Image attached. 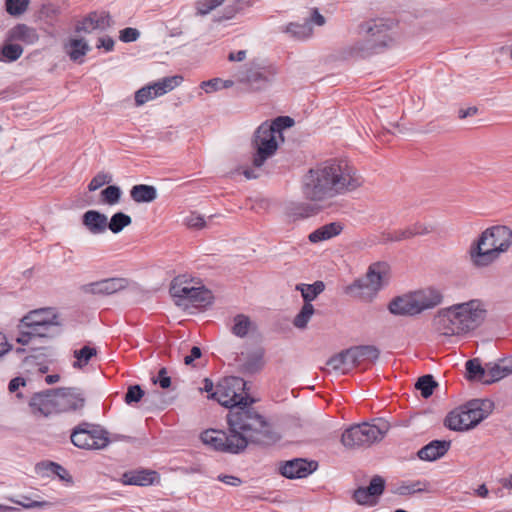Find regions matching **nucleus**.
Instances as JSON below:
<instances>
[{"label": "nucleus", "instance_id": "25", "mask_svg": "<svg viewBox=\"0 0 512 512\" xmlns=\"http://www.w3.org/2000/svg\"><path fill=\"white\" fill-rule=\"evenodd\" d=\"M451 441L433 440L418 451V457L425 461H435L450 449Z\"/></svg>", "mask_w": 512, "mask_h": 512}, {"label": "nucleus", "instance_id": "35", "mask_svg": "<svg viewBox=\"0 0 512 512\" xmlns=\"http://www.w3.org/2000/svg\"><path fill=\"white\" fill-rule=\"evenodd\" d=\"M256 329V325L245 314H237L233 317L231 333L238 338H245L250 331Z\"/></svg>", "mask_w": 512, "mask_h": 512}, {"label": "nucleus", "instance_id": "3", "mask_svg": "<svg viewBox=\"0 0 512 512\" xmlns=\"http://www.w3.org/2000/svg\"><path fill=\"white\" fill-rule=\"evenodd\" d=\"M204 445L214 451L228 454H240L249 444L269 446L275 444L280 435L274 429L258 428L234 429L228 425V433L222 430L207 429L200 434Z\"/></svg>", "mask_w": 512, "mask_h": 512}, {"label": "nucleus", "instance_id": "51", "mask_svg": "<svg viewBox=\"0 0 512 512\" xmlns=\"http://www.w3.org/2000/svg\"><path fill=\"white\" fill-rule=\"evenodd\" d=\"M22 53L23 48L19 44H6L2 48V54L9 62L18 60Z\"/></svg>", "mask_w": 512, "mask_h": 512}, {"label": "nucleus", "instance_id": "30", "mask_svg": "<svg viewBox=\"0 0 512 512\" xmlns=\"http://www.w3.org/2000/svg\"><path fill=\"white\" fill-rule=\"evenodd\" d=\"M342 230L343 227L339 222H331L311 232L308 239L312 243H319L339 235Z\"/></svg>", "mask_w": 512, "mask_h": 512}, {"label": "nucleus", "instance_id": "39", "mask_svg": "<svg viewBox=\"0 0 512 512\" xmlns=\"http://www.w3.org/2000/svg\"><path fill=\"white\" fill-rule=\"evenodd\" d=\"M251 3L245 0H236L232 4H228L224 7L221 14L215 15L213 21L215 23H221L223 21L233 19L244 7L250 6Z\"/></svg>", "mask_w": 512, "mask_h": 512}, {"label": "nucleus", "instance_id": "32", "mask_svg": "<svg viewBox=\"0 0 512 512\" xmlns=\"http://www.w3.org/2000/svg\"><path fill=\"white\" fill-rule=\"evenodd\" d=\"M52 318L53 320H59L58 314L55 313V311L51 308L33 310L22 318V327H27L45 321H49Z\"/></svg>", "mask_w": 512, "mask_h": 512}, {"label": "nucleus", "instance_id": "40", "mask_svg": "<svg viewBox=\"0 0 512 512\" xmlns=\"http://www.w3.org/2000/svg\"><path fill=\"white\" fill-rule=\"evenodd\" d=\"M512 373V364H494L486 366V377L484 379V384H490L495 381H498L508 374Z\"/></svg>", "mask_w": 512, "mask_h": 512}, {"label": "nucleus", "instance_id": "52", "mask_svg": "<svg viewBox=\"0 0 512 512\" xmlns=\"http://www.w3.org/2000/svg\"><path fill=\"white\" fill-rule=\"evenodd\" d=\"M143 396H144V391L141 388V386L140 385H132V386L128 387L124 400L128 405H131L133 403H138L142 399Z\"/></svg>", "mask_w": 512, "mask_h": 512}, {"label": "nucleus", "instance_id": "18", "mask_svg": "<svg viewBox=\"0 0 512 512\" xmlns=\"http://www.w3.org/2000/svg\"><path fill=\"white\" fill-rule=\"evenodd\" d=\"M419 314L440 305L443 301L442 291L435 286H426L411 291Z\"/></svg>", "mask_w": 512, "mask_h": 512}, {"label": "nucleus", "instance_id": "14", "mask_svg": "<svg viewBox=\"0 0 512 512\" xmlns=\"http://www.w3.org/2000/svg\"><path fill=\"white\" fill-rule=\"evenodd\" d=\"M182 78L179 76L164 77L156 82L150 83L135 93V103L142 106L150 100L160 97L176 88Z\"/></svg>", "mask_w": 512, "mask_h": 512}, {"label": "nucleus", "instance_id": "61", "mask_svg": "<svg viewBox=\"0 0 512 512\" xmlns=\"http://www.w3.org/2000/svg\"><path fill=\"white\" fill-rule=\"evenodd\" d=\"M292 214L299 218H307L313 214V209L308 205L300 204L292 209Z\"/></svg>", "mask_w": 512, "mask_h": 512}, {"label": "nucleus", "instance_id": "45", "mask_svg": "<svg viewBox=\"0 0 512 512\" xmlns=\"http://www.w3.org/2000/svg\"><path fill=\"white\" fill-rule=\"evenodd\" d=\"M100 195L102 203L112 206L120 201L122 190L117 185H108L101 191Z\"/></svg>", "mask_w": 512, "mask_h": 512}, {"label": "nucleus", "instance_id": "8", "mask_svg": "<svg viewBox=\"0 0 512 512\" xmlns=\"http://www.w3.org/2000/svg\"><path fill=\"white\" fill-rule=\"evenodd\" d=\"M383 433L382 418H374L371 422L351 425L342 433L341 442L350 449L370 446L379 440Z\"/></svg>", "mask_w": 512, "mask_h": 512}, {"label": "nucleus", "instance_id": "48", "mask_svg": "<svg viewBox=\"0 0 512 512\" xmlns=\"http://www.w3.org/2000/svg\"><path fill=\"white\" fill-rule=\"evenodd\" d=\"M29 5V0H5V8L9 15L19 16L23 14Z\"/></svg>", "mask_w": 512, "mask_h": 512}, {"label": "nucleus", "instance_id": "62", "mask_svg": "<svg viewBox=\"0 0 512 512\" xmlns=\"http://www.w3.org/2000/svg\"><path fill=\"white\" fill-rule=\"evenodd\" d=\"M115 42L112 37L104 36L98 39L96 47L98 49L103 48L106 52L113 51Z\"/></svg>", "mask_w": 512, "mask_h": 512}, {"label": "nucleus", "instance_id": "12", "mask_svg": "<svg viewBox=\"0 0 512 512\" xmlns=\"http://www.w3.org/2000/svg\"><path fill=\"white\" fill-rule=\"evenodd\" d=\"M360 33L363 40L357 43V50L362 57L377 53L384 46V19H371L361 24Z\"/></svg>", "mask_w": 512, "mask_h": 512}, {"label": "nucleus", "instance_id": "9", "mask_svg": "<svg viewBox=\"0 0 512 512\" xmlns=\"http://www.w3.org/2000/svg\"><path fill=\"white\" fill-rule=\"evenodd\" d=\"M72 444L84 450H102L111 440L107 430L100 425L82 422L75 426L70 435Z\"/></svg>", "mask_w": 512, "mask_h": 512}, {"label": "nucleus", "instance_id": "56", "mask_svg": "<svg viewBox=\"0 0 512 512\" xmlns=\"http://www.w3.org/2000/svg\"><path fill=\"white\" fill-rule=\"evenodd\" d=\"M184 223L189 228L201 229L205 226L206 221L204 216L192 212L190 215L185 217Z\"/></svg>", "mask_w": 512, "mask_h": 512}, {"label": "nucleus", "instance_id": "27", "mask_svg": "<svg viewBox=\"0 0 512 512\" xmlns=\"http://www.w3.org/2000/svg\"><path fill=\"white\" fill-rule=\"evenodd\" d=\"M327 365L336 373L346 374L350 369L356 366V362L352 356V352L346 349L327 361Z\"/></svg>", "mask_w": 512, "mask_h": 512}, {"label": "nucleus", "instance_id": "2", "mask_svg": "<svg viewBox=\"0 0 512 512\" xmlns=\"http://www.w3.org/2000/svg\"><path fill=\"white\" fill-rule=\"evenodd\" d=\"M359 185L358 180L345 173L337 163H324L311 168L302 180V192L306 199L323 201Z\"/></svg>", "mask_w": 512, "mask_h": 512}, {"label": "nucleus", "instance_id": "1", "mask_svg": "<svg viewBox=\"0 0 512 512\" xmlns=\"http://www.w3.org/2000/svg\"><path fill=\"white\" fill-rule=\"evenodd\" d=\"M246 381L241 377H228L216 385L215 391L208 398L216 400L229 409L227 423L234 429L248 430L253 426L274 429L272 424L252 404L255 402L246 389Z\"/></svg>", "mask_w": 512, "mask_h": 512}, {"label": "nucleus", "instance_id": "58", "mask_svg": "<svg viewBox=\"0 0 512 512\" xmlns=\"http://www.w3.org/2000/svg\"><path fill=\"white\" fill-rule=\"evenodd\" d=\"M18 335L16 336V342L21 345L28 344L32 338H35L33 330L30 327H22V320L18 325Z\"/></svg>", "mask_w": 512, "mask_h": 512}, {"label": "nucleus", "instance_id": "59", "mask_svg": "<svg viewBox=\"0 0 512 512\" xmlns=\"http://www.w3.org/2000/svg\"><path fill=\"white\" fill-rule=\"evenodd\" d=\"M153 383L158 384L162 389H167L171 385V378L167 373L166 368H161L157 377L153 378Z\"/></svg>", "mask_w": 512, "mask_h": 512}, {"label": "nucleus", "instance_id": "5", "mask_svg": "<svg viewBox=\"0 0 512 512\" xmlns=\"http://www.w3.org/2000/svg\"><path fill=\"white\" fill-rule=\"evenodd\" d=\"M512 246V230L504 225L485 229L468 250L471 264L478 269L491 266Z\"/></svg>", "mask_w": 512, "mask_h": 512}, {"label": "nucleus", "instance_id": "29", "mask_svg": "<svg viewBox=\"0 0 512 512\" xmlns=\"http://www.w3.org/2000/svg\"><path fill=\"white\" fill-rule=\"evenodd\" d=\"M8 39L11 41H21L31 45L39 40V36L34 28H31L26 24H17L9 30Z\"/></svg>", "mask_w": 512, "mask_h": 512}, {"label": "nucleus", "instance_id": "41", "mask_svg": "<svg viewBox=\"0 0 512 512\" xmlns=\"http://www.w3.org/2000/svg\"><path fill=\"white\" fill-rule=\"evenodd\" d=\"M131 222L132 219L129 215L125 214L124 212H116L108 221L107 229H109L114 234H118L125 227L129 226Z\"/></svg>", "mask_w": 512, "mask_h": 512}, {"label": "nucleus", "instance_id": "31", "mask_svg": "<svg viewBox=\"0 0 512 512\" xmlns=\"http://www.w3.org/2000/svg\"><path fill=\"white\" fill-rule=\"evenodd\" d=\"M276 74V68L274 66H268L252 71L247 78L251 85L260 89L270 84L274 80Z\"/></svg>", "mask_w": 512, "mask_h": 512}, {"label": "nucleus", "instance_id": "43", "mask_svg": "<svg viewBox=\"0 0 512 512\" xmlns=\"http://www.w3.org/2000/svg\"><path fill=\"white\" fill-rule=\"evenodd\" d=\"M466 371L469 379L484 383L486 367H482L478 359L468 360L466 362Z\"/></svg>", "mask_w": 512, "mask_h": 512}, {"label": "nucleus", "instance_id": "11", "mask_svg": "<svg viewBox=\"0 0 512 512\" xmlns=\"http://www.w3.org/2000/svg\"><path fill=\"white\" fill-rule=\"evenodd\" d=\"M280 142L274 130L268 127V121L260 124L252 138L253 166L257 168L263 166L266 160L276 153Z\"/></svg>", "mask_w": 512, "mask_h": 512}, {"label": "nucleus", "instance_id": "63", "mask_svg": "<svg viewBox=\"0 0 512 512\" xmlns=\"http://www.w3.org/2000/svg\"><path fill=\"white\" fill-rule=\"evenodd\" d=\"M202 355L201 349L198 346H193L190 350V354L184 357V363L191 365L196 359Z\"/></svg>", "mask_w": 512, "mask_h": 512}, {"label": "nucleus", "instance_id": "22", "mask_svg": "<svg viewBox=\"0 0 512 512\" xmlns=\"http://www.w3.org/2000/svg\"><path fill=\"white\" fill-rule=\"evenodd\" d=\"M389 311L397 316L419 315L415 300L411 291L393 298L389 305Z\"/></svg>", "mask_w": 512, "mask_h": 512}, {"label": "nucleus", "instance_id": "38", "mask_svg": "<svg viewBox=\"0 0 512 512\" xmlns=\"http://www.w3.org/2000/svg\"><path fill=\"white\" fill-rule=\"evenodd\" d=\"M350 351L357 365L364 361H374L378 359L380 351L372 345H361L351 347Z\"/></svg>", "mask_w": 512, "mask_h": 512}, {"label": "nucleus", "instance_id": "7", "mask_svg": "<svg viewBox=\"0 0 512 512\" xmlns=\"http://www.w3.org/2000/svg\"><path fill=\"white\" fill-rule=\"evenodd\" d=\"M170 294L177 305H192L195 307L206 306L212 302L213 296L210 290L204 286L191 285L185 275L175 277L170 285Z\"/></svg>", "mask_w": 512, "mask_h": 512}, {"label": "nucleus", "instance_id": "28", "mask_svg": "<svg viewBox=\"0 0 512 512\" xmlns=\"http://www.w3.org/2000/svg\"><path fill=\"white\" fill-rule=\"evenodd\" d=\"M36 473L41 477H58L62 481H70L71 476L67 470L60 464L53 461H41L35 466Z\"/></svg>", "mask_w": 512, "mask_h": 512}, {"label": "nucleus", "instance_id": "54", "mask_svg": "<svg viewBox=\"0 0 512 512\" xmlns=\"http://www.w3.org/2000/svg\"><path fill=\"white\" fill-rule=\"evenodd\" d=\"M17 503L26 509H46L51 506V503L48 501L33 500L30 497H23Z\"/></svg>", "mask_w": 512, "mask_h": 512}, {"label": "nucleus", "instance_id": "26", "mask_svg": "<svg viewBox=\"0 0 512 512\" xmlns=\"http://www.w3.org/2000/svg\"><path fill=\"white\" fill-rule=\"evenodd\" d=\"M432 492L431 484L426 480H408L392 488V493L400 496H408L416 493Z\"/></svg>", "mask_w": 512, "mask_h": 512}, {"label": "nucleus", "instance_id": "20", "mask_svg": "<svg viewBox=\"0 0 512 512\" xmlns=\"http://www.w3.org/2000/svg\"><path fill=\"white\" fill-rule=\"evenodd\" d=\"M56 400L61 403L59 413L80 410L85 404L84 396L76 388H57Z\"/></svg>", "mask_w": 512, "mask_h": 512}, {"label": "nucleus", "instance_id": "60", "mask_svg": "<svg viewBox=\"0 0 512 512\" xmlns=\"http://www.w3.org/2000/svg\"><path fill=\"white\" fill-rule=\"evenodd\" d=\"M222 85H223L222 79L213 78V79H210L207 81H203L200 86L206 93H212V92L221 90Z\"/></svg>", "mask_w": 512, "mask_h": 512}, {"label": "nucleus", "instance_id": "53", "mask_svg": "<svg viewBox=\"0 0 512 512\" xmlns=\"http://www.w3.org/2000/svg\"><path fill=\"white\" fill-rule=\"evenodd\" d=\"M112 181V176L108 173H98L95 175L90 183L88 184L89 191H96L105 184H109Z\"/></svg>", "mask_w": 512, "mask_h": 512}, {"label": "nucleus", "instance_id": "34", "mask_svg": "<svg viewBox=\"0 0 512 512\" xmlns=\"http://www.w3.org/2000/svg\"><path fill=\"white\" fill-rule=\"evenodd\" d=\"M65 51L74 62L82 59L90 50L88 43L82 38H72L64 45Z\"/></svg>", "mask_w": 512, "mask_h": 512}, {"label": "nucleus", "instance_id": "4", "mask_svg": "<svg viewBox=\"0 0 512 512\" xmlns=\"http://www.w3.org/2000/svg\"><path fill=\"white\" fill-rule=\"evenodd\" d=\"M485 316L484 305L479 300H470L439 310L433 325L442 335L458 336L478 327Z\"/></svg>", "mask_w": 512, "mask_h": 512}, {"label": "nucleus", "instance_id": "15", "mask_svg": "<svg viewBox=\"0 0 512 512\" xmlns=\"http://www.w3.org/2000/svg\"><path fill=\"white\" fill-rule=\"evenodd\" d=\"M29 406L34 414L45 417L59 413V409H61V403L56 400V389H47L35 393L29 401Z\"/></svg>", "mask_w": 512, "mask_h": 512}, {"label": "nucleus", "instance_id": "10", "mask_svg": "<svg viewBox=\"0 0 512 512\" xmlns=\"http://www.w3.org/2000/svg\"><path fill=\"white\" fill-rule=\"evenodd\" d=\"M381 267V262L370 265L366 275L356 279L353 283L346 286L344 288V293L364 302L372 301L378 294L381 287L383 278V270H381Z\"/></svg>", "mask_w": 512, "mask_h": 512}, {"label": "nucleus", "instance_id": "33", "mask_svg": "<svg viewBox=\"0 0 512 512\" xmlns=\"http://www.w3.org/2000/svg\"><path fill=\"white\" fill-rule=\"evenodd\" d=\"M29 327L33 330L34 336L39 338H52L61 332L60 320H53V318Z\"/></svg>", "mask_w": 512, "mask_h": 512}, {"label": "nucleus", "instance_id": "47", "mask_svg": "<svg viewBox=\"0 0 512 512\" xmlns=\"http://www.w3.org/2000/svg\"><path fill=\"white\" fill-rule=\"evenodd\" d=\"M436 386L437 383L432 375L421 376L415 384L416 389L421 392V395L424 398L430 397L433 394V390Z\"/></svg>", "mask_w": 512, "mask_h": 512}, {"label": "nucleus", "instance_id": "17", "mask_svg": "<svg viewBox=\"0 0 512 512\" xmlns=\"http://www.w3.org/2000/svg\"><path fill=\"white\" fill-rule=\"evenodd\" d=\"M384 492V478L375 476L371 479L368 486L358 487L353 492V499L360 505L372 506L377 503L378 497Z\"/></svg>", "mask_w": 512, "mask_h": 512}, {"label": "nucleus", "instance_id": "36", "mask_svg": "<svg viewBox=\"0 0 512 512\" xmlns=\"http://www.w3.org/2000/svg\"><path fill=\"white\" fill-rule=\"evenodd\" d=\"M130 196L137 203H150L157 198V190L151 185L138 184L132 187Z\"/></svg>", "mask_w": 512, "mask_h": 512}, {"label": "nucleus", "instance_id": "50", "mask_svg": "<svg viewBox=\"0 0 512 512\" xmlns=\"http://www.w3.org/2000/svg\"><path fill=\"white\" fill-rule=\"evenodd\" d=\"M407 228L411 232V238L428 235L435 230V226L428 222H415Z\"/></svg>", "mask_w": 512, "mask_h": 512}, {"label": "nucleus", "instance_id": "42", "mask_svg": "<svg viewBox=\"0 0 512 512\" xmlns=\"http://www.w3.org/2000/svg\"><path fill=\"white\" fill-rule=\"evenodd\" d=\"M96 354V348L90 347L88 345L83 346L81 349L75 350L73 355L76 358V361L73 363V367L78 369L83 368Z\"/></svg>", "mask_w": 512, "mask_h": 512}, {"label": "nucleus", "instance_id": "23", "mask_svg": "<svg viewBox=\"0 0 512 512\" xmlns=\"http://www.w3.org/2000/svg\"><path fill=\"white\" fill-rule=\"evenodd\" d=\"M158 478L159 475L154 470L138 469L124 472L121 475L120 481L123 485L150 486Z\"/></svg>", "mask_w": 512, "mask_h": 512}, {"label": "nucleus", "instance_id": "16", "mask_svg": "<svg viewBox=\"0 0 512 512\" xmlns=\"http://www.w3.org/2000/svg\"><path fill=\"white\" fill-rule=\"evenodd\" d=\"M114 21L107 11H92L75 26L77 33H91L94 30L106 31Z\"/></svg>", "mask_w": 512, "mask_h": 512}, {"label": "nucleus", "instance_id": "64", "mask_svg": "<svg viewBox=\"0 0 512 512\" xmlns=\"http://www.w3.org/2000/svg\"><path fill=\"white\" fill-rule=\"evenodd\" d=\"M218 480L230 486H239L242 483L240 478L226 474H220Z\"/></svg>", "mask_w": 512, "mask_h": 512}, {"label": "nucleus", "instance_id": "21", "mask_svg": "<svg viewBox=\"0 0 512 512\" xmlns=\"http://www.w3.org/2000/svg\"><path fill=\"white\" fill-rule=\"evenodd\" d=\"M127 286V280L124 278H107L84 285L83 290L86 293L98 295H110L116 293Z\"/></svg>", "mask_w": 512, "mask_h": 512}, {"label": "nucleus", "instance_id": "37", "mask_svg": "<svg viewBox=\"0 0 512 512\" xmlns=\"http://www.w3.org/2000/svg\"><path fill=\"white\" fill-rule=\"evenodd\" d=\"M295 290L301 293L304 303H311L325 290V284L320 280L312 284L299 283L296 285Z\"/></svg>", "mask_w": 512, "mask_h": 512}, {"label": "nucleus", "instance_id": "13", "mask_svg": "<svg viewBox=\"0 0 512 512\" xmlns=\"http://www.w3.org/2000/svg\"><path fill=\"white\" fill-rule=\"evenodd\" d=\"M326 23L325 17L320 13L318 8H312L310 16L304 19V22H290L281 28V32L287 34L290 38L305 42L313 37V25L323 26Z\"/></svg>", "mask_w": 512, "mask_h": 512}, {"label": "nucleus", "instance_id": "46", "mask_svg": "<svg viewBox=\"0 0 512 512\" xmlns=\"http://www.w3.org/2000/svg\"><path fill=\"white\" fill-rule=\"evenodd\" d=\"M294 120L289 116H278L273 121L268 122V127L274 130L281 142L284 141L283 130L292 127Z\"/></svg>", "mask_w": 512, "mask_h": 512}, {"label": "nucleus", "instance_id": "19", "mask_svg": "<svg viewBox=\"0 0 512 512\" xmlns=\"http://www.w3.org/2000/svg\"><path fill=\"white\" fill-rule=\"evenodd\" d=\"M318 463L313 460H307L303 458H295L286 461L280 467V473L282 476L288 479H299L305 478L316 471Z\"/></svg>", "mask_w": 512, "mask_h": 512}, {"label": "nucleus", "instance_id": "55", "mask_svg": "<svg viewBox=\"0 0 512 512\" xmlns=\"http://www.w3.org/2000/svg\"><path fill=\"white\" fill-rule=\"evenodd\" d=\"M408 239H411V232L407 227L386 233V242H400Z\"/></svg>", "mask_w": 512, "mask_h": 512}, {"label": "nucleus", "instance_id": "6", "mask_svg": "<svg viewBox=\"0 0 512 512\" xmlns=\"http://www.w3.org/2000/svg\"><path fill=\"white\" fill-rule=\"evenodd\" d=\"M492 402L487 399H474L461 405L445 418V426L453 431H467L477 426L490 414Z\"/></svg>", "mask_w": 512, "mask_h": 512}, {"label": "nucleus", "instance_id": "49", "mask_svg": "<svg viewBox=\"0 0 512 512\" xmlns=\"http://www.w3.org/2000/svg\"><path fill=\"white\" fill-rule=\"evenodd\" d=\"M225 0H198L196 2V15L206 16L211 11L221 6Z\"/></svg>", "mask_w": 512, "mask_h": 512}, {"label": "nucleus", "instance_id": "57", "mask_svg": "<svg viewBox=\"0 0 512 512\" xmlns=\"http://www.w3.org/2000/svg\"><path fill=\"white\" fill-rule=\"evenodd\" d=\"M140 37V31L133 27H126L119 32V40L124 43L135 42Z\"/></svg>", "mask_w": 512, "mask_h": 512}, {"label": "nucleus", "instance_id": "44", "mask_svg": "<svg viewBox=\"0 0 512 512\" xmlns=\"http://www.w3.org/2000/svg\"><path fill=\"white\" fill-rule=\"evenodd\" d=\"M314 312L315 309L311 303H304L299 313L295 316L293 325L299 329L306 328Z\"/></svg>", "mask_w": 512, "mask_h": 512}, {"label": "nucleus", "instance_id": "24", "mask_svg": "<svg viewBox=\"0 0 512 512\" xmlns=\"http://www.w3.org/2000/svg\"><path fill=\"white\" fill-rule=\"evenodd\" d=\"M82 224L91 234L99 235L107 230L108 218L97 210H88L82 215Z\"/></svg>", "mask_w": 512, "mask_h": 512}]
</instances>
